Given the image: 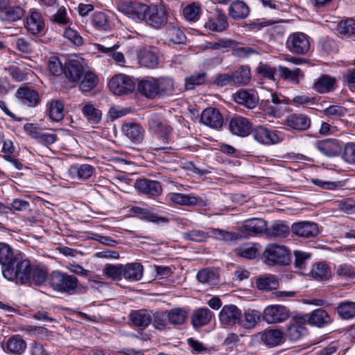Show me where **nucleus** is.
I'll return each mask as SVG.
<instances>
[{"label": "nucleus", "instance_id": "obj_1", "mask_svg": "<svg viewBox=\"0 0 355 355\" xmlns=\"http://www.w3.org/2000/svg\"><path fill=\"white\" fill-rule=\"evenodd\" d=\"M31 265L28 259L17 261L11 267L3 271V276L17 284H25L31 281Z\"/></svg>", "mask_w": 355, "mask_h": 355}, {"label": "nucleus", "instance_id": "obj_2", "mask_svg": "<svg viewBox=\"0 0 355 355\" xmlns=\"http://www.w3.org/2000/svg\"><path fill=\"white\" fill-rule=\"evenodd\" d=\"M49 283L53 290L73 295L76 293L78 279L73 275L60 271H53L50 275Z\"/></svg>", "mask_w": 355, "mask_h": 355}, {"label": "nucleus", "instance_id": "obj_3", "mask_svg": "<svg viewBox=\"0 0 355 355\" xmlns=\"http://www.w3.org/2000/svg\"><path fill=\"white\" fill-rule=\"evenodd\" d=\"M263 258L268 266L286 265L290 261V251L284 245L269 244L263 251Z\"/></svg>", "mask_w": 355, "mask_h": 355}, {"label": "nucleus", "instance_id": "obj_4", "mask_svg": "<svg viewBox=\"0 0 355 355\" xmlns=\"http://www.w3.org/2000/svg\"><path fill=\"white\" fill-rule=\"evenodd\" d=\"M149 6L145 3L124 0L119 2L117 9L119 12L129 16L135 20L145 22Z\"/></svg>", "mask_w": 355, "mask_h": 355}, {"label": "nucleus", "instance_id": "obj_5", "mask_svg": "<svg viewBox=\"0 0 355 355\" xmlns=\"http://www.w3.org/2000/svg\"><path fill=\"white\" fill-rule=\"evenodd\" d=\"M145 24L155 29H161L168 24V12L162 4L149 6Z\"/></svg>", "mask_w": 355, "mask_h": 355}, {"label": "nucleus", "instance_id": "obj_6", "mask_svg": "<svg viewBox=\"0 0 355 355\" xmlns=\"http://www.w3.org/2000/svg\"><path fill=\"white\" fill-rule=\"evenodd\" d=\"M109 88L115 95H123L131 93L135 88L133 79L123 73L114 76L109 82Z\"/></svg>", "mask_w": 355, "mask_h": 355}, {"label": "nucleus", "instance_id": "obj_7", "mask_svg": "<svg viewBox=\"0 0 355 355\" xmlns=\"http://www.w3.org/2000/svg\"><path fill=\"white\" fill-rule=\"evenodd\" d=\"M286 44L288 51L294 54L305 55L310 49L309 37L301 32L291 34Z\"/></svg>", "mask_w": 355, "mask_h": 355}, {"label": "nucleus", "instance_id": "obj_8", "mask_svg": "<svg viewBox=\"0 0 355 355\" xmlns=\"http://www.w3.org/2000/svg\"><path fill=\"white\" fill-rule=\"evenodd\" d=\"M289 317V309L279 304L266 306L262 313L263 320L268 324L280 323Z\"/></svg>", "mask_w": 355, "mask_h": 355}, {"label": "nucleus", "instance_id": "obj_9", "mask_svg": "<svg viewBox=\"0 0 355 355\" xmlns=\"http://www.w3.org/2000/svg\"><path fill=\"white\" fill-rule=\"evenodd\" d=\"M85 69L83 60L69 59L64 63L63 73L70 83H76L84 75Z\"/></svg>", "mask_w": 355, "mask_h": 355}, {"label": "nucleus", "instance_id": "obj_10", "mask_svg": "<svg viewBox=\"0 0 355 355\" xmlns=\"http://www.w3.org/2000/svg\"><path fill=\"white\" fill-rule=\"evenodd\" d=\"M291 230L294 235L303 239L315 238L320 232L318 224L309 221L294 223Z\"/></svg>", "mask_w": 355, "mask_h": 355}, {"label": "nucleus", "instance_id": "obj_11", "mask_svg": "<svg viewBox=\"0 0 355 355\" xmlns=\"http://www.w3.org/2000/svg\"><path fill=\"white\" fill-rule=\"evenodd\" d=\"M251 134L256 141L265 145L276 144L281 141L277 131L261 125L252 128Z\"/></svg>", "mask_w": 355, "mask_h": 355}, {"label": "nucleus", "instance_id": "obj_12", "mask_svg": "<svg viewBox=\"0 0 355 355\" xmlns=\"http://www.w3.org/2000/svg\"><path fill=\"white\" fill-rule=\"evenodd\" d=\"M135 187L139 192L150 198L159 196L162 193L161 183L149 179L137 180L135 183Z\"/></svg>", "mask_w": 355, "mask_h": 355}, {"label": "nucleus", "instance_id": "obj_13", "mask_svg": "<svg viewBox=\"0 0 355 355\" xmlns=\"http://www.w3.org/2000/svg\"><path fill=\"white\" fill-rule=\"evenodd\" d=\"M231 132L239 137H246L251 133L252 125L250 121L243 116H233L229 123Z\"/></svg>", "mask_w": 355, "mask_h": 355}, {"label": "nucleus", "instance_id": "obj_14", "mask_svg": "<svg viewBox=\"0 0 355 355\" xmlns=\"http://www.w3.org/2000/svg\"><path fill=\"white\" fill-rule=\"evenodd\" d=\"M201 122L213 129H219L223 125V117L219 110L214 107H208L203 110L200 117Z\"/></svg>", "mask_w": 355, "mask_h": 355}, {"label": "nucleus", "instance_id": "obj_15", "mask_svg": "<svg viewBox=\"0 0 355 355\" xmlns=\"http://www.w3.org/2000/svg\"><path fill=\"white\" fill-rule=\"evenodd\" d=\"M241 316V310L233 304L224 306L219 314L220 322L227 325L239 324Z\"/></svg>", "mask_w": 355, "mask_h": 355}, {"label": "nucleus", "instance_id": "obj_16", "mask_svg": "<svg viewBox=\"0 0 355 355\" xmlns=\"http://www.w3.org/2000/svg\"><path fill=\"white\" fill-rule=\"evenodd\" d=\"M16 96L21 103L28 107H35L40 102V95L34 89L21 87L17 90Z\"/></svg>", "mask_w": 355, "mask_h": 355}, {"label": "nucleus", "instance_id": "obj_17", "mask_svg": "<svg viewBox=\"0 0 355 355\" xmlns=\"http://www.w3.org/2000/svg\"><path fill=\"white\" fill-rule=\"evenodd\" d=\"M303 320L312 326L322 327L331 322V318L328 313L322 309H317L309 314H306Z\"/></svg>", "mask_w": 355, "mask_h": 355}, {"label": "nucleus", "instance_id": "obj_18", "mask_svg": "<svg viewBox=\"0 0 355 355\" xmlns=\"http://www.w3.org/2000/svg\"><path fill=\"white\" fill-rule=\"evenodd\" d=\"M45 26L42 14L37 10H31L27 17L26 28L32 35H37L42 32Z\"/></svg>", "mask_w": 355, "mask_h": 355}, {"label": "nucleus", "instance_id": "obj_19", "mask_svg": "<svg viewBox=\"0 0 355 355\" xmlns=\"http://www.w3.org/2000/svg\"><path fill=\"white\" fill-rule=\"evenodd\" d=\"M284 124L291 129L304 131L309 128L311 119L304 114H293L286 117Z\"/></svg>", "mask_w": 355, "mask_h": 355}, {"label": "nucleus", "instance_id": "obj_20", "mask_svg": "<svg viewBox=\"0 0 355 355\" xmlns=\"http://www.w3.org/2000/svg\"><path fill=\"white\" fill-rule=\"evenodd\" d=\"M317 149L324 155L334 157L340 153L342 146L336 139H327L321 140L316 144Z\"/></svg>", "mask_w": 355, "mask_h": 355}, {"label": "nucleus", "instance_id": "obj_21", "mask_svg": "<svg viewBox=\"0 0 355 355\" xmlns=\"http://www.w3.org/2000/svg\"><path fill=\"white\" fill-rule=\"evenodd\" d=\"M216 12L217 15L214 17H209L205 23V27L214 32L225 31L229 25L227 16L221 10L216 9Z\"/></svg>", "mask_w": 355, "mask_h": 355}, {"label": "nucleus", "instance_id": "obj_22", "mask_svg": "<svg viewBox=\"0 0 355 355\" xmlns=\"http://www.w3.org/2000/svg\"><path fill=\"white\" fill-rule=\"evenodd\" d=\"M19 257L14 254L13 249L6 243H0V265L1 272L11 267Z\"/></svg>", "mask_w": 355, "mask_h": 355}, {"label": "nucleus", "instance_id": "obj_23", "mask_svg": "<svg viewBox=\"0 0 355 355\" xmlns=\"http://www.w3.org/2000/svg\"><path fill=\"white\" fill-rule=\"evenodd\" d=\"M137 90L143 96L154 98L158 95L157 78L148 77L139 81Z\"/></svg>", "mask_w": 355, "mask_h": 355}, {"label": "nucleus", "instance_id": "obj_24", "mask_svg": "<svg viewBox=\"0 0 355 355\" xmlns=\"http://www.w3.org/2000/svg\"><path fill=\"white\" fill-rule=\"evenodd\" d=\"M240 229L248 236L256 235L266 230V222L262 218L249 219L244 222Z\"/></svg>", "mask_w": 355, "mask_h": 355}, {"label": "nucleus", "instance_id": "obj_25", "mask_svg": "<svg viewBox=\"0 0 355 355\" xmlns=\"http://www.w3.org/2000/svg\"><path fill=\"white\" fill-rule=\"evenodd\" d=\"M98 76L92 71L85 69L84 75L81 76L80 80L77 81L80 89L83 92H87L93 89L98 84Z\"/></svg>", "mask_w": 355, "mask_h": 355}, {"label": "nucleus", "instance_id": "obj_26", "mask_svg": "<svg viewBox=\"0 0 355 355\" xmlns=\"http://www.w3.org/2000/svg\"><path fill=\"white\" fill-rule=\"evenodd\" d=\"M229 15L234 19H243L247 17L250 8L243 1H233L228 8Z\"/></svg>", "mask_w": 355, "mask_h": 355}, {"label": "nucleus", "instance_id": "obj_27", "mask_svg": "<svg viewBox=\"0 0 355 355\" xmlns=\"http://www.w3.org/2000/svg\"><path fill=\"white\" fill-rule=\"evenodd\" d=\"M261 315V313L257 310H246L244 311L243 318H240L239 324L244 328L252 329L260 322Z\"/></svg>", "mask_w": 355, "mask_h": 355}, {"label": "nucleus", "instance_id": "obj_28", "mask_svg": "<svg viewBox=\"0 0 355 355\" xmlns=\"http://www.w3.org/2000/svg\"><path fill=\"white\" fill-rule=\"evenodd\" d=\"M143 266L139 263L123 266V277L129 281H139L143 276Z\"/></svg>", "mask_w": 355, "mask_h": 355}, {"label": "nucleus", "instance_id": "obj_29", "mask_svg": "<svg viewBox=\"0 0 355 355\" xmlns=\"http://www.w3.org/2000/svg\"><path fill=\"white\" fill-rule=\"evenodd\" d=\"M212 316L211 311L207 308H200L192 315L191 323L195 329L206 325L209 322Z\"/></svg>", "mask_w": 355, "mask_h": 355}, {"label": "nucleus", "instance_id": "obj_30", "mask_svg": "<svg viewBox=\"0 0 355 355\" xmlns=\"http://www.w3.org/2000/svg\"><path fill=\"white\" fill-rule=\"evenodd\" d=\"M130 320L137 327H146L152 321V312L146 310L134 311L130 314Z\"/></svg>", "mask_w": 355, "mask_h": 355}, {"label": "nucleus", "instance_id": "obj_31", "mask_svg": "<svg viewBox=\"0 0 355 355\" xmlns=\"http://www.w3.org/2000/svg\"><path fill=\"white\" fill-rule=\"evenodd\" d=\"M140 65L148 68H155L158 64V57L154 52L143 49L137 53Z\"/></svg>", "mask_w": 355, "mask_h": 355}, {"label": "nucleus", "instance_id": "obj_32", "mask_svg": "<svg viewBox=\"0 0 355 355\" xmlns=\"http://www.w3.org/2000/svg\"><path fill=\"white\" fill-rule=\"evenodd\" d=\"M148 125L150 129L155 133H160L161 128L164 129V135H162V141L164 143H168L169 141V135L171 134L172 128L167 123H163L156 116H153L148 120Z\"/></svg>", "mask_w": 355, "mask_h": 355}, {"label": "nucleus", "instance_id": "obj_33", "mask_svg": "<svg viewBox=\"0 0 355 355\" xmlns=\"http://www.w3.org/2000/svg\"><path fill=\"white\" fill-rule=\"evenodd\" d=\"M91 24L96 30L100 31L107 32L112 29V24L107 15L103 12H94L91 18Z\"/></svg>", "mask_w": 355, "mask_h": 355}, {"label": "nucleus", "instance_id": "obj_34", "mask_svg": "<svg viewBox=\"0 0 355 355\" xmlns=\"http://www.w3.org/2000/svg\"><path fill=\"white\" fill-rule=\"evenodd\" d=\"M125 135L133 142L140 143L144 136V128L137 123L126 124L123 127Z\"/></svg>", "mask_w": 355, "mask_h": 355}, {"label": "nucleus", "instance_id": "obj_35", "mask_svg": "<svg viewBox=\"0 0 355 355\" xmlns=\"http://www.w3.org/2000/svg\"><path fill=\"white\" fill-rule=\"evenodd\" d=\"M261 340L268 347L279 345L283 340V333L278 329H270L261 334Z\"/></svg>", "mask_w": 355, "mask_h": 355}, {"label": "nucleus", "instance_id": "obj_36", "mask_svg": "<svg viewBox=\"0 0 355 355\" xmlns=\"http://www.w3.org/2000/svg\"><path fill=\"white\" fill-rule=\"evenodd\" d=\"M169 198L173 203L182 206L193 207L198 202V198L191 194L172 193L170 194Z\"/></svg>", "mask_w": 355, "mask_h": 355}, {"label": "nucleus", "instance_id": "obj_37", "mask_svg": "<svg viewBox=\"0 0 355 355\" xmlns=\"http://www.w3.org/2000/svg\"><path fill=\"white\" fill-rule=\"evenodd\" d=\"M291 228L286 223L278 221L266 229L267 235L271 238H284L290 233Z\"/></svg>", "mask_w": 355, "mask_h": 355}, {"label": "nucleus", "instance_id": "obj_38", "mask_svg": "<svg viewBox=\"0 0 355 355\" xmlns=\"http://www.w3.org/2000/svg\"><path fill=\"white\" fill-rule=\"evenodd\" d=\"M336 80L328 75H323L314 84V89L319 93L324 94L332 91Z\"/></svg>", "mask_w": 355, "mask_h": 355}, {"label": "nucleus", "instance_id": "obj_39", "mask_svg": "<svg viewBox=\"0 0 355 355\" xmlns=\"http://www.w3.org/2000/svg\"><path fill=\"white\" fill-rule=\"evenodd\" d=\"M167 319L173 325H180L184 323L188 316L187 311L181 308H174L166 311Z\"/></svg>", "mask_w": 355, "mask_h": 355}, {"label": "nucleus", "instance_id": "obj_40", "mask_svg": "<svg viewBox=\"0 0 355 355\" xmlns=\"http://www.w3.org/2000/svg\"><path fill=\"white\" fill-rule=\"evenodd\" d=\"M232 74L233 84L236 85H245L251 79L250 67L241 66Z\"/></svg>", "mask_w": 355, "mask_h": 355}, {"label": "nucleus", "instance_id": "obj_41", "mask_svg": "<svg viewBox=\"0 0 355 355\" xmlns=\"http://www.w3.org/2000/svg\"><path fill=\"white\" fill-rule=\"evenodd\" d=\"M306 334V329L297 320H293L287 327L286 336L292 341L299 340Z\"/></svg>", "mask_w": 355, "mask_h": 355}, {"label": "nucleus", "instance_id": "obj_42", "mask_svg": "<svg viewBox=\"0 0 355 355\" xmlns=\"http://www.w3.org/2000/svg\"><path fill=\"white\" fill-rule=\"evenodd\" d=\"M235 101L245 105L249 109H253L256 107L258 98L253 94H250L245 90H241L235 95Z\"/></svg>", "mask_w": 355, "mask_h": 355}, {"label": "nucleus", "instance_id": "obj_43", "mask_svg": "<svg viewBox=\"0 0 355 355\" xmlns=\"http://www.w3.org/2000/svg\"><path fill=\"white\" fill-rule=\"evenodd\" d=\"M64 103L60 100H53L49 103V116L54 121H60L64 116Z\"/></svg>", "mask_w": 355, "mask_h": 355}, {"label": "nucleus", "instance_id": "obj_44", "mask_svg": "<svg viewBox=\"0 0 355 355\" xmlns=\"http://www.w3.org/2000/svg\"><path fill=\"white\" fill-rule=\"evenodd\" d=\"M165 33L167 38L174 44H182L186 40L185 35L182 31L171 22L167 24Z\"/></svg>", "mask_w": 355, "mask_h": 355}, {"label": "nucleus", "instance_id": "obj_45", "mask_svg": "<svg viewBox=\"0 0 355 355\" xmlns=\"http://www.w3.org/2000/svg\"><path fill=\"white\" fill-rule=\"evenodd\" d=\"M278 69L281 78L295 84H298L300 82V78L303 76L301 70L298 68L291 70L287 67L279 66Z\"/></svg>", "mask_w": 355, "mask_h": 355}, {"label": "nucleus", "instance_id": "obj_46", "mask_svg": "<svg viewBox=\"0 0 355 355\" xmlns=\"http://www.w3.org/2000/svg\"><path fill=\"white\" fill-rule=\"evenodd\" d=\"M312 277L315 279H328L331 276L329 267L324 263H315L311 271Z\"/></svg>", "mask_w": 355, "mask_h": 355}, {"label": "nucleus", "instance_id": "obj_47", "mask_svg": "<svg viewBox=\"0 0 355 355\" xmlns=\"http://www.w3.org/2000/svg\"><path fill=\"white\" fill-rule=\"evenodd\" d=\"M24 15V11L21 6L12 4L2 15H0V18L4 21L13 22L20 19Z\"/></svg>", "mask_w": 355, "mask_h": 355}, {"label": "nucleus", "instance_id": "obj_48", "mask_svg": "<svg viewBox=\"0 0 355 355\" xmlns=\"http://www.w3.org/2000/svg\"><path fill=\"white\" fill-rule=\"evenodd\" d=\"M84 116L91 123H98L102 117L101 112L96 108L92 104L87 103L82 108Z\"/></svg>", "mask_w": 355, "mask_h": 355}, {"label": "nucleus", "instance_id": "obj_49", "mask_svg": "<svg viewBox=\"0 0 355 355\" xmlns=\"http://www.w3.org/2000/svg\"><path fill=\"white\" fill-rule=\"evenodd\" d=\"M256 284L258 289L263 291L275 290L279 286L278 280L274 275L258 278Z\"/></svg>", "mask_w": 355, "mask_h": 355}, {"label": "nucleus", "instance_id": "obj_50", "mask_svg": "<svg viewBox=\"0 0 355 355\" xmlns=\"http://www.w3.org/2000/svg\"><path fill=\"white\" fill-rule=\"evenodd\" d=\"M158 95L171 94L175 89V83L172 78L161 77L157 78Z\"/></svg>", "mask_w": 355, "mask_h": 355}, {"label": "nucleus", "instance_id": "obj_51", "mask_svg": "<svg viewBox=\"0 0 355 355\" xmlns=\"http://www.w3.org/2000/svg\"><path fill=\"white\" fill-rule=\"evenodd\" d=\"M26 347V343L19 336H15L9 338L7 343L8 350L14 354H21Z\"/></svg>", "mask_w": 355, "mask_h": 355}, {"label": "nucleus", "instance_id": "obj_52", "mask_svg": "<svg viewBox=\"0 0 355 355\" xmlns=\"http://www.w3.org/2000/svg\"><path fill=\"white\" fill-rule=\"evenodd\" d=\"M337 311L343 319H350L355 316V302L346 301L340 303Z\"/></svg>", "mask_w": 355, "mask_h": 355}, {"label": "nucleus", "instance_id": "obj_53", "mask_svg": "<svg viewBox=\"0 0 355 355\" xmlns=\"http://www.w3.org/2000/svg\"><path fill=\"white\" fill-rule=\"evenodd\" d=\"M118 48V45H113L112 46H105L102 44L97 45V49L104 53L109 56L112 57L113 60L118 64L124 63L125 58L122 53L116 52V49Z\"/></svg>", "mask_w": 355, "mask_h": 355}, {"label": "nucleus", "instance_id": "obj_54", "mask_svg": "<svg viewBox=\"0 0 355 355\" xmlns=\"http://www.w3.org/2000/svg\"><path fill=\"white\" fill-rule=\"evenodd\" d=\"M338 31L346 36H355V20L352 18L342 20L337 25Z\"/></svg>", "mask_w": 355, "mask_h": 355}, {"label": "nucleus", "instance_id": "obj_55", "mask_svg": "<svg viewBox=\"0 0 355 355\" xmlns=\"http://www.w3.org/2000/svg\"><path fill=\"white\" fill-rule=\"evenodd\" d=\"M200 10L201 8L199 3L193 2L183 9V15L188 21H196L199 19Z\"/></svg>", "mask_w": 355, "mask_h": 355}, {"label": "nucleus", "instance_id": "obj_56", "mask_svg": "<svg viewBox=\"0 0 355 355\" xmlns=\"http://www.w3.org/2000/svg\"><path fill=\"white\" fill-rule=\"evenodd\" d=\"M47 279V272L37 266H31V281L28 282L31 284L40 286L43 284Z\"/></svg>", "mask_w": 355, "mask_h": 355}, {"label": "nucleus", "instance_id": "obj_57", "mask_svg": "<svg viewBox=\"0 0 355 355\" xmlns=\"http://www.w3.org/2000/svg\"><path fill=\"white\" fill-rule=\"evenodd\" d=\"M211 236H213L217 240L225 242L236 241L239 238L236 233L227 232L218 228H211Z\"/></svg>", "mask_w": 355, "mask_h": 355}, {"label": "nucleus", "instance_id": "obj_58", "mask_svg": "<svg viewBox=\"0 0 355 355\" xmlns=\"http://www.w3.org/2000/svg\"><path fill=\"white\" fill-rule=\"evenodd\" d=\"M197 279L203 284H208L210 286L218 284V279L217 274L211 270H202L198 272Z\"/></svg>", "mask_w": 355, "mask_h": 355}, {"label": "nucleus", "instance_id": "obj_59", "mask_svg": "<svg viewBox=\"0 0 355 355\" xmlns=\"http://www.w3.org/2000/svg\"><path fill=\"white\" fill-rule=\"evenodd\" d=\"M103 274L114 280L121 279L123 277V265L107 264L103 269Z\"/></svg>", "mask_w": 355, "mask_h": 355}, {"label": "nucleus", "instance_id": "obj_60", "mask_svg": "<svg viewBox=\"0 0 355 355\" xmlns=\"http://www.w3.org/2000/svg\"><path fill=\"white\" fill-rule=\"evenodd\" d=\"M206 80V73H195L185 78V88L193 89L196 86L201 85Z\"/></svg>", "mask_w": 355, "mask_h": 355}, {"label": "nucleus", "instance_id": "obj_61", "mask_svg": "<svg viewBox=\"0 0 355 355\" xmlns=\"http://www.w3.org/2000/svg\"><path fill=\"white\" fill-rule=\"evenodd\" d=\"M187 343L193 349V352L197 354H211L214 352V347H209L202 343L190 338L187 340Z\"/></svg>", "mask_w": 355, "mask_h": 355}, {"label": "nucleus", "instance_id": "obj_62", "mask_svg": "<svg viewBox=\"0 0 355 355\" xmlns=\"http://www.w3.org/2000/svg\"><path fill=\"white\" fill-rule=\"evenodd\" d=\"M294 256L295 267L300 270L302 274H304L311 254L302 251H295Z\"/></svg>", "mask_w": 355, "mask_h": 355}, {"label": "nucleus", "instance_id": "obj_63", "mask_svg": "<svg viewBox=\"0 0 355 355\" xmlns=\"http://www.w3.org/2000/svg\"><path fill=\"white\" fill-rule=\"evenodd\" d=\"M211 235L200 230H193L183 234V238L194 242L205 241Z\"/></svg>", "mask_w": 355, "mask_h": 355}, {"label": "nucleus", "instance_id": "obj_64", "mask_svg": "<svg viewBox=\"0 0 355 355\" xmlns=\"http://www.w3.org/2000/svg\"><path fill=\"white\" fill-rule=\"evenodd\" d=\"M51 21L61 26L67 25L70 19L67 16L66 8L64 6L58 7L57 12L52 15Z\"/></svg>", "mask_w": 355, "mask_h": 355}]
</instances>
